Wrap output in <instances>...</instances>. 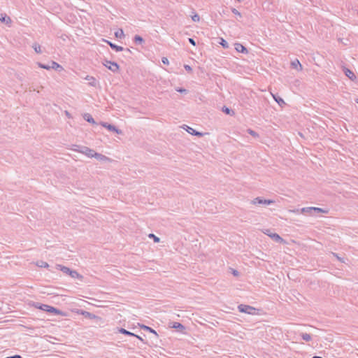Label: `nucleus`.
<instances>
[{
	"label": "nucleus",
	"instance_id": "4468645a",
	"mask_svg": "<svg viewBox=\"0 0 358 358\" xmlns=\"http://www.w3.org/2000/svg\"><path fill=\"white\" fill-rule=\"evenodd\" d=\"M344 72L345 76L348 77L351 80H355L356 79V76L351 70L345 68L344 69Z\"/></svg>",
	"mask_w": 358,
	"mask_h": 358
},
{
	"label": "nucleus",
	"instance_id": "9b49d317",
	"mask_svg": "<svg viewBox=\"0 0 358 358\" xmlns=\"http://www.w3.org/2000/svg\"><path fill=\"white\" fill-rule=\"evenodd\" d=\"M234 46H235L236 50L238 52L245 53V54H247L248 52V49L244 45H243L242 44H241L239 43H236L234 44Z\"/></svg>",
	"mask_w": 358,
	"mask_h": 358
},
{
	"label": "nucleus",
	"instance_id": "f704fd0d",
	"mask_svg": "<svg viewBox=\"0 0 358 358\" xmlns=\"http://www.w3.org/2000/svg\"><path fill=\"white\" fill-rule=\"evenodd\" d=\"M38 66H39V67H41L42 69H47V70L50 69V66H49V65H46V64H44L38 63Z\"/></svg>",
	"mask_w": 358,
	"mask_h": 358
},
{
	"label": "nucleus",
	"instance_id": "09e8293b",
	"mask_svg": "<svg viewBox=\"0 0 358 358\" xmlns=\"http://www.w3.org/2000/svg\"><path fill=\"white\" fill-rule=\"evenodd\" d=\"M134 336L136 337L138 339L141 340V341H143V338L141 336H138V335H136Z\"/></svg>",
	"mask_w": 358,
	"mask_h": 358
},
{
	"label": "nucleus",
	"instance_id": "9d476101",
	"mask_svg": "<svg viewBox=\"0 0 358 358\" xmlns=\"http://www.w3.org/2000/svg\"><path fill=\"white\" fill-rule=\"evenodd\" d=\"M76 148H75V150H78L83 154H85L86 156L90 157V148L85 146L81 145H74Z\"/></svg>",
	"mask_w": 358,
	"mask_h": 358
},
{
	"label": "nucleus",
	"instance_id": "de8ad7c7",
	"mask_svg": "<svg viewBox=\"0 0 358 358\" xmlns=\"http://www.w3.org/2000/svg\"><path fill=\"white\" fill-rule=\"evenodd\" d=\"M124 50H125L128 53H130V54L132 53V52L129 48L124 49Z\"/></svg>",
	"mask_w": 358,
	"mask_h": 358
},
{
	"label": "nucleus",
	"instance_id": "20e7f679",
	"mask_svg": "<svg viewBox=\"0 0 358 358\" xmlns=\"http://www.w3.org/2000/svg\"><path fill=\"white\" fill-rule=\"evenodd\" d=\"M102 63L107 69H108L113 73H117L119 71L120 66L116 62L104 59V61Z\"/></svg>",
	"mask_w": 358,
	"mask_h": 358
},
{
	"label": "nucleus",
	"instance_id": "423d86ee",
	"mask_svg": "<svg viewBox=\"0 0 358 358\" xmlns=\"http://www.w3.org/2000/svg\"><path fill=\"white\" fill-rule=\"evenodd\" d=\"M92 157H94L96 158L97 160L101 162H110L112 161L111 159H110L109 157L102 155V154H100V153H97L96 152H94L93 150L91 149V158Z\"/></svg>",
	"mask_w": 358,
	"mask_h": 358
},
{
	"label": "nucleus",
	"instance_id": "6e6552de",
	"mask_svg": "<svg viewBox=\"0 0 358 358\" xmlns=\"http://www.w3.org/2000/svg\"><path fill=\"white\" fill-rule=\"evenodd\" d=\"M101 125L103 127H106V129H108L109 131L115 132L117 134H120L122 133L120 129H117L115 126H114L113 124H108V123H106V122H103V123H101Z\"/></svg>",
	"mask_w": 358,
	"mask_h": 358
},
{
	"label": "nucleus",
	"instance_id": "f8f14e48",
	"mask_svg": "<svg viewBox=\"0 0 358 358\" xmlns=\"http://www.w3.org/2000/svg\"><path fill=\"white\" fill-rule=\"evenodd\" d=\"M104 41L106 42L110 45V47L116 52H120L124 50L123 47L117 45L116 44L113 43L107 40H104Z\"/></svg>",
	"mask_w": 358,
	"mask_h": 358
},
{
	"label": "nucleus",
	"instance_id": "aec40b11",
	"mask_svg": "<svg viewBox=\"0 0 358 358\" xmlns=\"http://www.w3.org/2000/svg\"><path fill=\"white\" fill-rule=\"evenodd\" d=\"M291 65L294 69H297V67L299 66V70H302V66L298 59H295L294 61L292 62Z\"/></svg>",
	"mask_w": 358,
	"mask_h": 358
},
{
	"label": "nucleus",
	"instance_id": "0eeeda50",
	"mask_svg": "<svg viewBox=\"0 0 358 358\" xmlns=\"http://www.w3.org/2000/svg\"><path fill=\"white\" fill-rule=\"evenodd\" d=\"M275 201L273 200H271V199H262L261 197H257L255 199H254L251 203L252 204H265V205H269V204H271V203H273Z\"/></svg>",
	"mask_w": 358,
	"mask_h": 358
},
{
	"label": "nucleus",
	"instance_id": "393cba45",
	"mask_svg": "<svg viewBox=\"0 0 358 358\" xmlns=\"http://www.w3.org/2000/svg\"><path fill=\"white\" fill-rule=\"evenodd\" d=\"M115 36L117 38H123L124 36L123 30L120 29L118 31H115Z\"/></svg>",
	"mask_w": 358,
	"mask_h": 358
},
{
	"label": "nucleus",
	"instance_id": "c85d7f7f",
	"mask_svg": "<svg viewBox=\"0 0 358 358\" xmlns=\"http://www.w3.org/2000/svg\"><path fill=\"white\" fill-rule=\"evenodd\" d=\"M247 131H248V133L249 134H250L251 136H253V137H255V138H257V137H259V134H258L255 131H254V130H252V129H248L247 130Z\"/></svg>",
	"mask_w": 358,
	"mask_h": 358
},
{
	"label": "nucleus",
	"instance_id": "1a4fd4ad",
	"mask_svg": "<svg viewBox=\"0 0 358 358\" xmlns=\"http://www.w3.org/2000/svg\"><path fill=\"white\" fill-rule=\"evenodd\" d=\"M266 234L276 243H285V241L276 233Z\"/></svg>",
	"mask_w": 358,
	"mask_h": 358
},
{
	"label": "nucleus",
	"instance_id": "603ef678",
	"mask_svg": "<svg viewBox=\"0 0 358 358\" xmlns=\"http://www.w3.org/2000/svg\"><path fill=\"white\" fill-rule=\"evenodd\" d=\"M90 300H91V301H92V300H93V301H97L96 299H94V298H92V297H91V298H90Z\"/></svg>",
	"mask_w": 358,
	"mask_h": 358
},
{
	"label": "nucleus",
	"instance_id": "72a5a7b5",
	"mask_svg": "<svg viewBox=\"0 0 358 358\" xmlns=\"http://www.w3.org/2000/svg\"><path fill=\"white\" fill-rule=\"evenodd\" d=\"M192 19L194 22H199L200 20V17L198 14L195 13L192 16Z\"/></svg>",
	"mask_w": 358,
	"mask_h": 358
},
{
	"label": "nucleus",
	"instance_id": "cd10ccee",
	"mask_svg": "<svg viewBox=\"0 0 358 358\" xmlns=\"http://www.w3.org/2000/svg\"><path fill=\"white\" fill-rule=\"evenodd\" d=\"M32 47H33V48L34 49V51L36 53H41V45H38L37 43H34Z\"/></svg>",
	"mask_w": 358,
	"mask_h": 358
},
{
	"label": "nucleus",
	"instance_id": "f03ea898",
	"mask_svg": "<svg viewBox=\"0 0 358 358\" xmlns=\"http://www.w3.org/2000/svg\"><path fill=\"white\" fill-rule=\"evenodd\" d=\"M57 267L59 268V270L62 271L63 273L69 275L73 278H82L83 276L80 275L76 271L71 270L69 268L62 266V265H57Z\"/></svg>",
	"mask_w": 358,
	"mask_h": 358
},
{
	"label": "nucleus",
	"instance_id": "dca6fc26",
	"mask_svg": "<svg viewBox=\"0 0 358 358\" xmlns=\"http://www.w3.org/2000/svg\"><path fill=\"white\" fill-rule=\"evenodd\" d=\"M187 131L188 133L199 137L203 136V135L201 132L197 131L189 127H187Z\"/></svg>",
	"mask_w": 358,
	"mask_h": 358
},
{
	"label": "nucleus",
	"instance_id": "c9c22d12",
	"mask_svg": "<svg viewBox=\"0 0 358 358\" xmlns=\"http://www.w3.org/2000/svg\"><path fill=\"white\" fill-rule=\"evenodd\" d=\"M176 90L178 92H180V93H185V94H187V90L186 89H184V88H180V87H178L176 89Z\"/></svg>",
	"mask_w": 358,
	"mask_h": 358
},
{
	"label": "nucleus",
	"instance_id": "3c124183",
	"mask_svg": "<svg viewBox=\"0 0 358 358\" xmlns=\"http://www.w3.org/2000/svg\"><path fill=\"white\" fill-rule=\"evenodd\" d=\"M313 358H323V357H320V356H314Z\"/></svg>",
	"mask_w": 358,
	"mask_h": 358
},
{
	"label": "nucleus",
	"instance_id": "e433bc0d",
	"mask_svg": "<svg viewBox=\"0 0 358 358\" xmlns=\"http://www.w3.org/2000/svg\"><path fill=\"white\" fill-rule=\"evenodd\" d=\"M91 126L93 128H96L98 126V124L94 121V118L91 116Z\"/></svg>",
	"mask_w": 358,
	"mask_h": 358
},
{
	"label": "nucleus",
	"instance_id": "f257e3e1",
	"mask_svg": "<svg viewBox=\"0 0 358 358\" xmlns=\"http://www.w3.org/2000/svg\"><path fill=\"white\" fill-rule=\"evenodd\" d=\"M34 306L40 310H42L43 311L48 312V313H54L55 315L62 314V312L59 309H57L55 307L50 306L49 305L40 304L38 303H36L34 305Z\"/></svg>",
	"mask_w": 358,
	"mask_h": 358
},
{
	"label": "nucleus",
	"instance_id": "8fccbe9b",
	"mask_svg": "<svg viewBox=\"0 0 358 358\" xmlns=\"http://www.w3.org/2000/svg\"><path fill=\"white\" fill-rule=\"evenodd\" d=\"M65 113H66V116L70 117V113L68 111H65Z\"/></svg>",
	"mask_w": 358,
	"mask_h": 358
},
{
	"label": "nucleus",
	"instance_id": "a211bd4d",
	"mask_svg": "<svg viewBox=\"0 0 358 358\" xmlns=\"http://www.w3.org/2000/svg\"><path fill=\"white\" fill-rule=\"evenodd\" d=\"M222 110L227 115H234L235 112L227 106H223Z\"/></svg>",
	"mask_w": 358,
	"mask_h": 358
},
{
	"label": "nucleus",
	"instance_id": "39448f33",
	"mask_svg": "<svg viewBox=\"0 0 358 358\" xmlns=\"http://www.w3.org/2000/svg\"><path fill=\"white\" fill-rule=\"evenodd\" d=\"M104 324V320L101 317L91 313V326L94 327H102Z\"/></svg>",
	"mask_w": 358,
	"mask_h": 358
},
{
	"label": "nucleus",
	"instance_id": "a18cd8bd",
	"mask_svg": "<svg viewBox=\"0 0 358 358\" xmlns=\"http://www.w3.org/2000/svg\"><path fill=\"white\" fill-rule=\"evenodd\" d=\"M82 314L84 315L85 317H90V312L82 311Z\"/></svg>",
	"mask_w": 358,
	"mask_h": 358
},
{
	"label": "nucleus",
	"instance_id": "6ab92c4d",
	"mask_svg": "<svg viewBox=\"0 0 358 358\" xmlns=\"http://www.w3.org/2000/svg\"><path fill=\"white\" fill-rule=\"evenodd\" d=\"M172 327L178 329L179 331H182L185 329V327L180 322H173Z\"/></svg>",
	"mask_w": 358,
	"mask_h": 358
},
{
	"label": "nucleus",
	"instance_id": "c03bdc74",
	"mask_svg": "<svg viewBox=\"0 0 358 358\" xmlns=\"http://www.w3.org/2000/svg\"><path fill=\"white\" fill-rule=\"evenodd\" d=\"M233 275L234 276H238L239 275V272L236 270H233V272H232Z\"/></svg>",
	"mask_w": 358,
	"mask_h": 358
},
{
	"label": "nucleus",
	"instance_id": "ddd939ff",
	"mask_svg": "<svg viewBox=\"0 0 358 358\" xmlns=\"http://www.w3.org/2000/svg\"><path fill=\"white\" fill-rule=\"evenodd\" d=\"M0 21L5 23L6 24H10L11 23L10 17L7 16V15L5 13L0 14Z\"/></svg>",
	"mask_w": 358,
	"mask_h": 358
},
{
	"label": "nucleus",
	"instance_id": "4c0bfd02",
	"mask_svg": "<svg viewBox=\"0 0 358 358\" xmlns=\"http://www.w3.org/2000/svg\"><path fill=\"white\" fill-rule=\"evenodd\" d=\"M332 255L336 257L340 262H344L343 258L340 257L337 253L331 252Z\"/></svg>",
	"mask_w": 358,
	"mask_h": 358
},
{
	"label": "nucleus",
	"instance_id": "ea45409f",
	"mask_svg": "<svg viewBox=\"0 0 358 358\" xmlns=\"http://www.w3.org/2000/svg\"><path fill=\"white\" fill-rule=\"evenodd\" d=\"M184 68L185 69L186 71H189V72H192V69L190 66L187 65V64H185L184 66Z\"/></svg>",
	"mask_w": 358,
	"mask_h": 358
},
{
	"label": "nucleus",
	"instance_id": "49530a36",
	"mask_svg": "<svg viewBox=\"0 0 358 358\" xmlns=\"http://www.w3.org/2000/svg\"><path fill=\"white\" fill-rule=\"evenodd\" d=\"M90 305H91V306H96V307H101V306H103L102 305L95 304V303H92V302L90 303Z\"/></svg>",
	"mask_w": 358,
	"mask_h": 358
},
{
	"label": "nucleus",
	"instance_id": "2eb2a0df",
	"mask_svg": "<svg viewBox=\"0 0 358 358\" xmlns=\"http://www.w3.org/2000/svg\"><path fill=\"white\" fill-rule=\"evenodd\" d=\"M275 101L279 104L280 106L283 107L285 105L284 100L277 94H271Z\"/></svg>",
	"mask_w": 358,
	"mask_h": 358
},
{
	"label": "nucleus",
	"instance_id": "bb28decb",
	"mask_svg": "<svg viewBox=\"0 0 358 358\" xmlns=\"http://www.w3.org/2000/svg\"><path fill=\"white\" fill-rule=\"evenodd\" d=\"M301 212L302 213H310V215H313V207H306V208H303L301 209Z\"/></svg>",
	"mask_w": 358,
	"mask_h": 358
},
{
	"label": "nucleus",
	"instance_id": "a878e982",
	"mask_svg": "<svg viewBox=\"0 0 358 358\" xmlns=\"http://www.w3.org/2000/svg\"><path fill=\"white\" fill-rule=\"evenodd\" d=\"M36 265L39 267L48 268L49 267V264L43 261H39L36 263Z\"/></svg>",
	"mask_w": 358,
	"mask_h": 358
},
{
	"label": "nucleus",
	"instance_id": "79ce46f5",
	"mask_svg": "<svg viewBox=\"0 0 358 358\" xmlns=\"http://www.w3.org/2000/svg\"><path fill=\"white\" fill-rule=\"evenodd\" d=\"M188 41H189V42L192 45H196V42H195V41L194 40V38H188Z\"/></svg>",
	"mask_w": 358,
	"mask_h": 358
},
{
	"label": "nucleus",
	"instance_id": "864d4df0",
	"mask_svg": "<svg viewBox=\"0 0 358 358\" xmlns=\"http://www.w3.org/2000/svg\"><path fill=\"white\" fill-rule=\"evenodd\" d=\"M89 77H90L89 76H86V78H85V79H86V80H88V79H89Z\"/></svg>",
	"mask_w": 358,
	"mask_h": 358
},
{
	"label": "nucleus",
	"instance_id": "c756f323",
	"mask_svg": "<svg viewBox=\"0 0 358 358\" xmlns=\"http://www.w3.org/2000/svg\"><path fill=\"white\" fill-rule=\"evenodd\" d=\"M58 68H62V66L55 62H51L50 69H57Z\"/></svg>",
	"mask_w": 358,
	"mask_h": 358
},
{
	"label": "nucleus",
	"instance_id": "58836bf2",
	"mask_svg": "<svg viewBox=\"0 0 358 358\" xmlns=\"http://www.w3.org/2000/svg\"><path fill=\"white\" fill-rule=\"evenodd\" d=\"M96 80L94 77L91 76V86H96Z\"/></svg>",
	"mask_w": 358,
	"mask_h": 358
},
{
	"label": "nucleus",
	"instance_id": "5701e85b",
	"mask_svg": "<svg viewBox=\"0 0 358 358\" xmlns=\"http://www.w3.org/2000/svg\"><path fill=\"white\" fill-rule=\"evenodd\" d=\"M141 329H144L145 331H149L150 333H152V334H155L156 336H157V334L155 331V330H154L153 329H152L150 327H148V326H145V325H142L141 326Z\"/></svg>",
	"mask_w": 358,
	"mask_h": 358
},
{
	"label": "nucleus",
	"instance_id": "b1692460",
	"mask_svg": "<svg viewBox=\"0 0 358 358\" xmlns=\"http://www.w3.org/2000/svg\"><path fill=\"white\" fill-rule=\"evenodd\" d=\"M301 336L302 338L306 341H310L312 340L311 336L307 333H302Z\"/></svg>",
	"mask_w": 358,
	"mask_h": 358
},
{
	"label": "nucleus",
	"instance_id": "37998d69",
	"mask_svg": "<svg viewBox=\"0 0 358 358\" xmlns=\"http://www.w3.org/2000/svg\"><path fill=\"white\" fill-rule=\"evenodd\" d=\"M162 62L164 64H169V59L166 57H162Z\"/></svg>",
	"mask_w": 358,
	"mask_h": 358
},
{
	"label": "nucleus",
	"instance_id": "a19ab883",
	"mask_svg": "<svg viewBox=\"0 0 358 358\" xmlns=\"http://www.w3.org/2000/svg\"><path fill=\"white\" fill-rule=\"evenodd\" d=\"M83 117H84V119H85L87 122H90V114H89V113H85V114L84 115Z\"/></svg>",
	"mask_w": 358,
	"mask_h": 358
},
{
	"label": "nucleus",
	"instance_id": "4be33fe9",
	"mask_svg": "<svg viewBox=\"0 0 358 358\" xmlns=\"http://www.w3.org/2000/svg\"><path fill=\"white\" fill-rule=\"evenodd\" d=\"M134 41L136 43L142 44L144 42V39L139 35H136L134 38Z\"/></svg>",
	"mask_w": 358,
	"mask_h": 358
},
{
	"label": "nucleus",
	"instance_id": "473e14b6",
	"mask_svg": "<svg viewBox=\"0 0 358 358\" xmlns=\"http://www.w3.org/2000/svg\"><path fill=\"white\" fill-rule=\"evenodd\" d=\"M231 12H232L234 15H238V16H239L240 17H242L241 13H240L237 9H236V8H231Z\"/></svg>",
	"mask_w": 358,
	"mask_h": 358
},
{
	"label": "nucleus",
	"instance_id": "2f4dec72",
	"mask_svg": "<svg viewBox=\"0 0 358 358\" xmlns=\"http://www.w3.org/2000/svg\"><path fill=\"white\" fill-rule=\"evenodd\" d=\"M220 44L224 48H227L229 47L228 43L226 40L221 38Z\"/></svg>",
	"mask_w": 358,
	"mask_h": 358
},
{
	"label": "nucleus",
	"instance_id": "7c9ffc66",
	"mask_svg": "<svg viewBox=\"0 0 358 358\" xmlns=\"http://www.w3.org/2000/svg\"><path fill=\"white\" fill-rule=\"evenodd\" d=\"M148 236L151 238H153L155 243H159L160 241V238L153 234H150Z\"/></svg>",
	"mask_w": 358,
	"mask_h": 358
},
{
	"label": "nucleus",
	"instance_id": "412c9836",
	"mask_svg": "<svg viewBox=\"0 0 358 358\" xmlns=\"http://www.w3.org/2000/svg\"><path fill=\"white\" fill-rule=\"evenodd\" d=\"M119 332L122 334L127 335V336H136L135 334H134L132 332H130V331H129L127 329H123V328H120L119 329Z\"/></svg>",
	"mask_w": 358,
	"mask_h": 358
},
{
	"label": "nucleus",
	"instance_id": "f3484780",
	"mask_svg": "<svg viewBox=\"0 0 358 358\" xmlns=\"http://www.w3.org/2000/svg\"><path fill=\"white\" fill-rule=\"evenodd\" d=\"M327 213L328 210H324V209L321 208L313 207V215H315V213Z\"/></svg>",
	"mask_w": 358,
	"mask_h": 358
},
{
	"label": "nucleus",
	"instance_id": "5fc2aeb1",
	"mask_svg": "<svg viewBox=\"0 0 358 358\" xmlns=\"http://www.w3.org/2000/svg\"><path fill=\"white\" fill-rule=\"evenodd\" d=\"M356 102L358 103V99H356Z\"/></svg>",
	"mask_w": 358,
	"mask_h": 358
},
{
	"label": "nucleus",
	"instance_id": "7ed1b4c3",
	"mask_svg": "<svg viewBox=\"0 0 358 358\" xmlns=\"http://www.w3.org/2000/svg\"><path fill=\"white\" fill-rule=\"evenodd\" d=\"M238 309L241 313H247L249 315H255L257 309L251 306L245 304H240L238 306Z\"/></svg>",
	"mask_w": 358,
	"mask_h": 358
}]
</instances>
